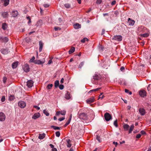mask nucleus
<instances>
[{"mask_svg":"<svg viewBox=\"0 0 151 151\" xmlns=\"http://www.w3.org/2000/svg\"><path fill=\"white\" fill-rule=\"evenodd\" d=\"M122 36L119 35H115L113 37L111 38V39L114 40L116 41L120 42L122 40Z\"/></svg>","mask_w":151,"mask_h":151,"instance_id":"obj_1","label":"nucleus"},{"mask_svg":"<svg viewBox=\"0 0 151 151\" xmlns=\"http://www.w3.org/2000/svg\"><path fill=\"white\" fill-rule=\"evenodd\" d=\"M78 117L81 119H84L86 118V114L84 113H80L79 112L78 113Z\"/></svg>","mask_w":151,"mask_h":151,"instance_id":"obj_2","label":"nucleus"},{"mask_svg":"<svg viewBox=\"0 0 151 151\" xmlns=\"http://www.w3.org/2000/svg\"><path fill=\"white\" fill-rule=\"evenodd\" d=\"M104 118L106 121H109L112 118L111 115L108 113L106 112L104 114Z\"/></svg>","mask_w":151,"mask_h":151,"instance_id":"obj_3","label":"nucleus"},{"mask_svg":"<svg viewBox=\"0 0 151 151\" xmlns=\"http://www.w3.org/2000/svg\"><path fill=\"white\" fill-rule=\"evenodd\" d=\"M19 106L21 108H23L26 106V104L25 102L23 101H20L18 103Z\"/></svg>","mask_w":151,"mask_h":151,"instance_id":"obj_4","label":"nucleus"},{"mask_svg":"<svg viewBox=\"0 0 151 151\" xmlns=\"http://www.w3.org/2000/svg\"><path fill=\"white\" fill-rule=\"evenodd\" d=\"M139 95L142 97H144L146 96V91L144 90H141L139 91Z\"/></svg>","mask_w":151,"mask_h":151,"instance_id":"obj_5","label":"nucleus"},{"mask_svg":"<svg viewBox=\"0 0 151 151\" xmlns=\"http://www.w3.org/2000/svg\"><path fill=\"white\" fill-rule=\"evenodd\" d=\"M23 68L24 71L26 72H28L29 71V66L28 64H25Z\"/></svg>","mask_w":151,"mask_h":151,"instance_id":"obj_6","label":"nucleus"},{"mask_svg":"<svg viewBox=\"0 0 151 151\" xmlns=\"http://www.w3.org/2000/svg\"><path fill=\"white\" fill-rule=\"evenodd\" d=\"M6 118L5 115L2 112H0V121H4Z\"/></svg>","mask_w":151,"mask_h":151,"instance_id":"obj_7","label":"nucleus"},{"mask_svg":"<svg viewBox=\"0 0 151 151\" xmlns=\"http://www.w3.org/2000/svg\"><path fill=\"white\" fill-rule=\"evenodd\" d=\"M45 60H42V61L40 60H35L34 61L35 63L38 65H42L45 63Z\"/></svg>","mask_w":151,"mask_h":151,"instance_id":"obj_8","label":"nucleus"},{"mask_svg":"<svg viewBox=\"0 0 151 151\" xmlns=\"http://www.w3.org/2000/svg\"><path fill=\"white\" fill-rule=\"evenodd\" d=\"M139 111L141 115H144L146 113V111L143 108H140L139 109Z\"/></svg>","mask_w":151,"mask_h":151,"instance_id":"obj_9","label":"nucleus"},{"mask_svg":"<svg viewBox=\"0 0 151 151\" xmlns=\"http://www.w3.org/2000/svg\"><path fill=\"white\" fill-rule=\"evenodd\" d=\"M101 78V76L100 75L95 74L93 76V79L94 80H99Z\"/></svg>","mask_w":151,"mask_h":151,"instance_id":"obj_10","label":"nucleus"},{"mask_svg":"<svg viewBox=\"0 0 151 151\" xmlns=\"http://www.w3.org/2000/svg\"><path fill=\"white\" fill-rule=\"evenodd\" d=\"M128 22L129 25L133 26L134 24L135 21L130 18H129L128 19Z\"/></svg>","mask_w":151,"mask_h":151,"instance_id":"obj_11","label":"nucleus"},{"mask_svg":"<svg viewBox=\"0 0 151 151\" xmlns=\"http://www.w3.org/2000/svg\"><path fill=\"white\" fill-rule=\"evenodd\" d=\"M33 82L32 80L28 81L27 82V86L29 88L31 87L33 85Z\"/></svg>","mask_w":151,"mask_h":151,"instance_id":"obj_12","label":"nucleus"},{"mask_svg":"<svg viewBox=\"0 0 151 151\" xmlns=\"http://www.w3.org/2000/svg\"><path fill=\"white\" fill-rule=\"evenodd\" d=\"M1 15L2 17L4 18H7L9 16L8 13L7 12H2L1 13Z\"/></svg>","mask_w":151,"mask_h":151,"instance_id":"obj_13","label":"nucleus"},{"mask_svg":"<svg viewBox=\"0 0 151 151\" xmlns=\"http://www.w3.org/2000/svg\"><path fill=\"white\" fill-rule=\"evenodd\" d=\"M40 116V114L39 113H37L34 114L32 117V119H36Z\"/></svg>","mask_w":151,"mask_h":151,"instance_id":"obj_14","label":"nucleus"},{"mask_svg":"<svg viewBox=\"0 0 151 151\" xmlns=\"http://www.w3.org/2000/svg\"><path fill=\"white\" fill-rule=\"evenodd\" d=\"M94 98L92 96L91 97L88 99L86 100V102L90 104L93 102L94 101Z\"/></svg>","mask_w":151,"mask_h":151,"instance_id":"obj_15","label":"nucleus"},{"mask_svg":"<svg viewBox=\"0 0 151 151\" xmlns=\"http://www.w3.org/2000/svg\"><path fill=\"white\" fill-rule=\"evenodd\" d=\"M66 141L67 144V146L68 147H70L71 146V141L69 139H66Z\"/></svg>","mask_w":151,"mask_h":151,"instance_id":"obj_16","label":"nucleus"},{"mask_svg":"<svg viewBox=\"0 0 151 151\" xmlns=\"http://www.w3.org/2000/svg\"><path fill=\"white\" fill-rule=\"evenodd\" d=\"M0 39L2 42H7L9 40V39L6 37H1Z\"/></svg>","mask_w":151,"mask_h":151,"instance_id":"obj_17","label":"nucleus"},{"mask_svg":"<svg viewBox=\"0 0 151 151\" xmlns=\"http://www.w3.org/2000/svg\"><path fill=\"white\" fill-rule=\"evenodd\" d=\"M19 63L18 61H16L13 63L12 64V68L14 69L17 68Z\"/></svg>","mask_w":151,"mask_h":151,"instance_id":"obj_18","label":"nucleus"},{"mask_svg":"<svg viewBox=\"0 0 151 151\" xmlns=\"http://www.w3.org/2000/svg\"><path fill=\"white\" fill-rule=\"evenodd\" d=\"M39 52H41L42 50V47L43 46V43L41 41H39Z\"/></svg>","mask_w":151,"mask_h":151,"instance_id":"obj_19","label":"nucleus"},{"mask_svg":"<svg viewBox=\"0 0 151 151\" xmlns=\"http://www.w3.org/2000/svg\"><path fill=\"white\" fill-rule=\"evenodd\" d=\"M18 14V12L17 11H12V15L13 17H17Z\"/></svg>","mask_w":151,"mask_h":151,"instance_id":"obj_20","label":"nucleus"},{"mask_svg":"<svg viewBox=\"0 0 151 151\" xmlns=\"http://www.w3.org/2000/svg\"><path fill=\"white\" fill-rule=\"evenodd\" d=\"M74 27L75 29H78L81 28V26L78 23H76L74 25Z\"/></svg>","mask_w":151,"mask_h":151,"instance_id":"obj_21","label":"nucleus"},{"mask_svg":"<svg viewBox=\"0 0 151 151\" xmlns=\"http://www.w3.org/2000/svg\"><path fill=\"white\" fill-rule=\"evenodd\" d=\"M65 98L67 99H69L71 98L70 93L69 92H67L65 94Z\"/></svg>","mask_w":151,"mask_h":151,"instance_id":"obj_22","label":"nucleus"},{"mask_svg":"<svg viewBox=\"0 0 151 151\" xmlns=\"http://www.w3.org/2000/svg\"><path fill=\"white\" fill-rule=\"evenodd\" d=\"M45 133H42V134H40L38 137V138L41 139H43L45 137Z\"/></svg>","mask_w":151,"mask_h":151,"instance_id":"obj_23","label":"nucleus"},{"mask_svg":"<svg viewBox=\"0 0 151 151\" xmlns=\"http://www.w3.org/2000/svg\"><path fill=\"white\" fill-rule=\"evenodd\" d=\"M129 126L126 124H125L123 125V128L126 131H127L129 129Z\"/></svg>","mask_w":151,"mask_h":151,"instance_id":"obj_24","label":"nucleus"},{"mask_svg":"<svg viewBox=\"0 0 151 151\" xmlns=\"http://www.w3.org/2000/svg\"><path fill=\"white\" fill-rule=\"evenodd\" d=\"M7 25L6 23H4L2 24V28L4 30L6 29L7 28Z\"/></svg>","mask_w":151,"mask_h":151,"instance_id":"obj_25","label":"nucleus"},{"mask_svg":"<svg viewBox=\"0 0 151 151\" xmlns=\"http://www.w3.org/2000/svg\"><path fill=\"white\" fill-rule=\"evenodd\" d=\"M84 64V62H81L79 64V66L78 67V68L79 69H81L82 68V67L83 66Z\"/></svg>","mask_w":151,"mask_h":151,"instance_id":"obj_26","label":"nucleus"},{"mask_svg":"<svg viewBox=\"0 0 151 151\" xmlns=\"http://www.w3.org/2000/svg\"><path fill=\"white\" fill-rule=\"evenodd\" d=\"M75 50V47H72L68 51L69 53V54H71L73 53L74 51Z\"/></svg>","mask_w":151,"mask_h":151,"instance_id":"obj_27","label":"nucleus"},{"mask_svg":"<svg viewBox=\"0 0 151 151\" xmlns=\"http://www.w3.org/2000/svg\"><path fill=\"white\" fill-rule=\"evenodd\" d=\"M134 126L133 124H132L129 130V133H130L132 132L134 128Z\"/></svg>","mask_w":151,"mask_h":151,"instance_id":"obj_28","label":"nucleus"},{"mask_svg":"<svg viewBox=\"0 0 151 151\" xmlns=\"http://www.w3.org/2000/svg\"><path fill=\"white\" fill-rule=\"evenodd\" d=\"M4 5L5 6H6L9 4V0H4Z\"/></svg>","mask_w":151,"mask_h":151,"instance_id":"obj_29","label":"nucleus"},{"mask_svg":"<svg viewBox=\"0 0 151 151\" xmlns=\"http://www.w3.org/2000/svg\"><path fill=\"white\" fill-rule=\"evenodd\" d=\"M59 81L58 80H56L55 82V88H57L59 86Z\"/></svg>","mask_w":151,"mask_h":151,"instance_id":"obj_30","label":"nucleus"},{"mask_svg":"<svg viewBox=\"0 0 151 151\" xmlns=\"http://www.w3.org/2000/svg\"><path fill=\"white\" fill-rule=\"evenodd\" d=\"M14 98L15 97L14 96L11 95L9 96V99L10 101H12L13 100Z\"/></svg>","mask_w":151,"mask_h":151,"instance_id":"obj_31","label":"nucleus"},{"mask_svg":"<svg viewBox=\"0 0 151 151\" xmlns=\"http://www.w3.org/2000/svg\"><path fill=\"white\" fill-rule=\"evenodd\" d=\"M51 128H52L55 130H59L60 129V127L57 126H51Z\"/></svg>","mask_w":151,"mask_h":151,"instance_id":"obj_32","label":"nucleus"},{"mask_svg":"<svg viewBox=\"0 0 151 151\" xmlns=\"http://www.w3.org/2000/svg\"><path fill=\"white\" fill-rule=\"evenodd\" d=\"M24 98L26 100H29L31 99V97L30 96L27 95Z\"/></svg>","mask_w":151,"mask_h":151,"instance_id":"obj_33","label":"nucleus"},{"mask_svg":"<svg viewBox=\"0 0 151 151\" xmlns=\"http://www.w3.org/2000/svg\"><path fill=\"white\" fill-rule=\"evenodd\" d=\"M26 18L28 20V24H29L31 22V19L30 17L29 16H27L26 17Z\"/></svg>","mask_w":151,"mask_h":151,"instance_id":"obj_34","label":"nucleus"},{"mask_svg":"<svg viewBox=\"0 0 151 151\" xmlns=\"http://www.w3.org/2000/svg\"><path fill=\"white\" fill-rule=\"evenodd\" d=\"M101 88H99L96 89H93L92 90H90V91H89L88 93H90V92H92L93 91H97L99 89H100Z\"/></svg>","mask_w":151,"mask_h":151,"instance_id":"obj_35","label":"nucleus"},{"mask_svg":"<svg viewBox=\"0 0 151 151\" xmlns=\"http://www.w3.org/2000/svg\"><path fill=\"white\" fill-rule=\"evenodd\" d=\"M64 6L67 8H69L71 7L70 5L69 4H65Z\"/></svg>","mask_w":151,"mask_h":151,"instance_id":"obj_36","label":"nucleus"},{"mask_svg":"<svg viewBox=\"0 0 151 151\" xmlns=\"http://www.w3.org/2000/svg\"><path fill=\"white\" fill-rule=\"evenodd\" d=\"M43 113L46 116H48L49 115V114L46 111V110H44L43 111Z\"/></svg>","mask_w":151,"mask_h":151,"instance_id":"obj_37","label":"nucleus"},{"mask_svg":"<svg viewBox=\"0 0 151 151\" xmlns=\"http://www.w3.org/2000/svg\"><path fill=\"white\" fill-rule=\"evenodd\" d=\"M88 39L87 38H84L81 40V42L83 43H84L85 42V41H88Z\"/></svg>","mask_w":151,"mask_h":151,"instance_id":"obj_38","label":"nucleus"},{"mask_svg":"<svg viewBox=\"0 0 151 151\" xmlns=\"http://www.w3.org/2000/svg\"><path fill=\"white\" fill-rule=\"evenodd\" d=\"M96 139L99 142H101V139L100 138V136L97 135Z\"/></svg>","mask_w":151,"mask_h":151,"instance_id":"obj_39","label":"nucleus"},{"mask_svg":"<svg viewBox=\"0 0 151 151\" xmlns=\"http://www.w3.org/2000/svg\"><path fill=\"white\" fill-rule=\"evenodd\" d=\"M149 34L148 33H145L144 34H142L141 35L142 37H147L149 36Z\"/></svg>","mask_w":151,"mask_h":151,"instance_id":"obj_40","label":"nucleus"},{"mask_svg":"<svg viewBox=\"0 0 151 151\" xmlns=\"http://www.w3.org/2000/svg\"><path fill=\"white\" fill-rule=\"evenodd\" d=\"M1 52L2 53L4 54H6L7 53V52L6 50H4V49H1Z\"/></svg>","mask_w":151,"mask_h":151,"instance_id":"obj_41","label":"nucleus"},{"mask_svg":"<svg viewBox=\"0 0 151 151\" xmlns=\"http://www.w3.org/2000/svg\"><path fill=\"white\" fill-rule=\"evenodd\" d=\"M7 78L6 77H4L3 78V81L4 83H5L6 81Z\"/></svg>","mask_w":151,"mask_h":151,"instance_id":"obj_42","label":"nucleus"},{"mask_svg":"<svg viewBox=\"0 0 151 151\" xmlns=\"http://www.w3.org/2000/svg\"><path fill=\"white\" fill-rule=\"evenodd\" d=\"M55 135L56 136L58 137L60 136V133L59 131L57 132H55Z\"/></svg>","mask_w":151,"mask_h":151,"instance_id":"obj_43","label":"nucleus"},{"mask_svg":"<svg viewBox=\"0 0 151 151\" xmlns=\"http://www.w3.org/2000/svg\"><path fill=\"white\" fill-rule=\"evenodd\" d=\"M114 125L116 127H118V124H117V120H116L115 121L114 123Z\"/></svg>","mask_w":151,"mask_h":151,"instance_id":"obj_44","label":"nucleus"},{"mask_svg":"<svg viewBox=\"0 0 151 151\" xmlns=\"http://www.w3.org/2000/svg\"><path fill=\"white\" fill-rule=\"evenodd\" d=\"M5 100V97L4 96H3L1 98V101L2 102H4Z\"/></svg>","mask_w":151,"mask_h":151,"instance_id":"obj_45","label":"nucleus"},{"mask_svg":"<svg viewBox=\"0 0 151 151\" xmlns=\"http://www.w3.org/2000/svg\"><path fill=\"white\" fill-rule=\"evenodd\" d=\"M70 120H68L67 122L64 125V127H66L68 125L69 123H70Z\"/></svg>","mask_w":151,"mask_h":151,"instance_id":"obj_46","label":"nucleus"},{"mask_svg":"<svg viewBox=\"0 0 151 151\" xmlns=\"http://www.w3.org/2000/svg\"><path fill=\"white\" fill-rule=\"evenodd\" d=\"M52 86H53V85L52 84H49L47 86V87L48 88V89H50L52 88Z\"/></svg>","mask_w":151,"mask_h":151,"instance_id":"obj_47","label":"nucleus"},{"mask_svg":"<svg viewBox=\"0 0 151 151\" xmlns=\"http://www.w3.org/2000/svg\"><path fill=\"white\" fill-rule=\"evenodd\" d=\"M59 87L60 90H62L63 89L64 86L62 84L60 85L59 86Z\"/></svg>","mask_w":151,"mask_h":151,"instance_id":"obj_48","label":"nucleus"},{"mask_svg":"<svg viewBox=\"0 0 151 151\" xmlns=\"http://www.w3.org/2000/svg\"><path fill=\"white\" fill-rule=\"evenodd\" d=\"M65 114L66 111H61L60 112V114L63 115H65Z\"/></svg>","mask_w":151,"mask_h":151,"instance_id":"obj_49","label":"nucleus"},{"mask_svg":"<svg viewBox=\"0 0 151 151\" xmlns=\"http://www.w3.org/2000/svg\"><path fill=\"white\" fill-rule=\"evenodd\" d=\"M35 59V57L34 56H33L32 57V58L30 59L29 60V62L30 63L32 62Z\"/></svg>","mask_w":151,"mask_h":151,"instance_id":"obj_50","label":"nucleus"},{"mask_svg":"<svg viewBox=\"0 0 151 151\" xmlns=\"http://www.w3.org/2000/svg\"><path fill=\"white\" fill-rule=\"evenodd\" d=\"M54 29L55 31H56L58 30H60L61 29L59 27H56L54 28Z\"/></svg>","mask_w":151,"mask_h":151,"instance_id":"obj_51","label":"nucleus"},{"mask_svg":"<svg viewBox=\"0 0 151 151\" xmlns=\"http://www.w3.org/2000/svg\"><path fill=\"white\" fill-rule=\"evenodd\" d=\"M103 94V93H101V94L100 95V96H99V98L101 99H103L104 97V96L103 95L101 97H100V96L101 95Z\"/></svg>","mask_w":151,"mask_h":151,"instance_id":"obj_52","label":"nucleus"},{"mask_svg":"<svg viewBox=\"0 0 151 151\" xmlns=\"http://www.w3.org/2000/svg\"><path fill=\"white\" fill-rule=\"evenodd\" d=\"M102 1V0H97L96 1V3L98 4H100L101 3Z\"/></svg>","mask_w":151,"mask_h":151,"instance_id":"obj_53","label":"nucleus"},{"mask_svg":"<svg viewBox=\"0 0 151 151\" xmlns=\"http://www.w3.org/2000/svg\"><path fill=\"white\" fill-rule=\"evenodd\" d=\"M141 136V135L140 134H137L136 136V138H140Z\"/></svg>","mask_w":151,"mask_h":151,"instance_id":"obj_54","label":"nucleus"},{"mask_svg":"<svg viewBox=\"0 0 151 151\" xmlns=\"http://www.w3.org/2000/svg\"><path fill=\"white\" fill-rule=\"evenodd\" d=\"M65 119V117H64L60 118L58 119V120L60 121H61L63 120H64Z\"/></svg>","mask_w":151,"mask_h":151,"instance_id":"obj_55","label":"nucleus"},{"mask_svg":"<svg viewBox=\"0 0 151 151\" xmlns=\"http://www.w3.org/2000/svg\"><path fill=\"white\" fill-rule=\"evenodd\" d=\"M140 133L142 134H146V132L144 130H142L140 132Z\"/></svg>","mask_w":151,"mask_h":151,"instance_id":"obj_56","label":"nucleus"},{"mask_svg":"<svg viewBox=\"0 0 151 151\" xmlns=\"http://www.w3.org/2000/svg\"><path fill=\"white\" fill-rule=\"evenodd\" d=\"M125 69L124 67V66H122L121 67L120 70L121 71H123Z\"/></svg>","mask_w":151,"mask_h":151,"instance_id":"obj_57","label":"nucleus"},{"mask_svg":"<svg viewBox=\"0 0 151 151\" xmlns=\"http://www.w3.org/2000/svg\"><path fill=\"white\" fill-rule=\"evenodd\" d=\"M116 1H113L111 3V5H114L115 4Z\"/></svg>","mask_w":151,"mask_h":151,"instance_id":"obj_58","label":"nucleus"},{"mask_svg":"<svg viewBox=\"0 0 151 151\" xmlns=\"http://www.w3.org/2000/svg\"><path fill=\"white\" fill-rule=\"evenodd\" d=\"M34 107H35V108H36L38 110H39L40 109V107H38L37 106H34Z\"/></svg>","mask_w":151,"mask_h":151,"instance_id":"obj_59","label":"nucleus"},{"mask_svg":"<svg viewBox=\"0 0 151 151\" xmlns=\"http://www.w3.org/2000/svg\"><path fill=\"white\" fill-rule=\"evenodd\" d=\"M58 21H59V23H58V24H59V25L60 24V23L62 21V20H61V18H59L58 19Z\"/></svg>","mask_w":151,"mask_h":151,"instance_id":"obj_60","label":"nucleus"},{"mask_svg":"<svg viewBox=\"0 0 151 151\" xmlns=\"http://www.w3.org/2000/svg\"><path fill=\"white\" fill-rule=\"evenodd\" d=\"M60 114V111H57L56 114V115L58 116Z\"/></svg>","mask_w":151,"mask_h":151,"instance_id":"obj_61","label":"nucleus"},{"mask_svg":"<svg viewBox=\"0 0 151 151\" xmlns=\"http://www.w3.org/2000/svg\"><path fill=\"white\" fill-rule=\"evenodd\" d=\"M52 62V60L51 59H50L48 63V64H50Z\"/></svg>","mask_w":151,"mask_h":151,"instance_id":"obj_62","label":"nucleus"},{"mask_svg":"<svg viewBox=\"0 0 151 151\" xmlns=\"http://www.w3.org/2000/svg\"><path fill=\"white\" fill-rule=\"evenodd\" d=\"M49 146L51 148H52V149L53 148H54V146L52 145V144H50L49 145Z\"/></svg>","mask_w":151,"mask_h":151,"instance_id":"obj_63","label":"nucleus"},{"mask_svg":"<svg viewBox=\"0 0 151 151\" xmlns=\"http://www.w3.org/2000/svg\"><path fill=\"white\" fill-rule=\"evenodd\" d=\"M52 151H57V150L55 148H53L52 149Z\"/></svg>","mask_w":151,"mask_h":151,"instance_id":"obj_64","label":"nucleus"}]
</instances>
